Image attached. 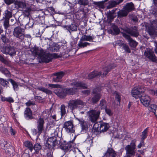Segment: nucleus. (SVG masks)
Listing matches in <instances>:
<instances>
[{"instance_id":"obj_1","label":"nucleus","mask_w":157,"mask_h":157,"mask_svg":"<svg viewBox=\"0 0 157 157\" xmlns=\"http://www.w3.org/2000/svg\"><path fill=\"white\" fill-rule=\"evenodd\" d=\"M31 51L33 56L37 57L40 62L48 63L53 58L59 57V56L56 53L50 54L40 48L35 47L32 48Z\"/></svg>"},{"instance_id":"obj_2","label":"nucleus","mask_w":157,"mask_h":157,"mask_svg":"<svg viewBox=\"0 0 157 157\" xmlns=\"http://www.w3.org/2000/svg\"><path fill=\"white\" fill-rule=\"evenodd\" d=\"M116 67L115 64H111L108 67H105L103 68L102 72H99L98 71H94L89 74L88 78L89 79H91L97 76L100 75H101L102 77H104L106 76L111 69H112Z\"/></svg>"},{"instance_id":"obj_3","label":"nucleus","mask_w":157,"mask_h":157,"mask_svg":"<svg viewBox=\"0 0 157 157\" xmlns=\"http://www.w3.org/2000/svg\"><path fill=\"white\" fill-rule=\"evenodd\" d=\"M71 86H73V88H65L64 90L66 91V94H73L78 89L80 88H86L87 85L81 82H72L71 84Z\"/></svg>"},{"instance_id":"obj_4","label":"nucleus","mask_w":157,"mask_h":157,"mask_svg":"<svg viewBox=\"0 0 157 157\" xmlns=\"http://www.w3.org/2000/svg\"><path fill=\"white\" fill-rule=\"evenodd\" d=\"M44 121L43 118L40 117L37 120V129L33 128L32 130V132L34 135H37V136L36 139L37 142L38 137L44 130Z\"/></svg>"},{"instance_id":"obj_5","label":"nucleus","mask_w":157,"mask_h":157,"mask_svg":"<svg viewBox=\"0 0 157 157\" xmlns=\"http://www.w3.org/2000/svg\"><path fill=\"white\" fill-rule=\"evenodd\" d=\"M100 112L99 109L95 108L94 109H90L87 113V115L91 122H95L98 119Z\"/></svg>"},{"instance_id":"obj_6","label":"nucleus","mask_w":157,"mask_h":157,"mask_svg":"<svg viewBox=\"0 0 157 157\" xmlns=\"http://www.w3.org/2000/svg\"><path fill=\"white\" fill-rule=\"evenodd\" d=\"M84 102L81 100L77 99L70 101L68 103V107L72 110L75 109H80L83 107Z\"/></svg>"},{"instance_id":"obj_7","label":"nucleus","mask_w":157,"mask_h":157,"mask_svg":"<svg viewBox=\"0 0 157 157\" xmlns=\"http://www.w3.org/2000/svg\"><path fill=\"white\" fill-rule=\"evenodd\" d=\"M24 33H25L24 29L19 26L15 27L13 32V35L18 39L20 41L24 40Z\"/></svg>"},{"instance_id":"obj_8","label":"nucleus","mask_w":157,"mask_h":157,"mask_svg":"<svg viewBox=\"0 0 157 157\" xmlns=\"http://www.w3.org/2000/svg\"><path fill=\"white\" fill-rule=\"evenodd\" d=\"M52 87L56 88L54 90L55 93L60 98H63L66 95V91L64 90L65 89L59 88L62 87V86L58 84L51 85Z\"/></svg>"},{"instance_id":"obj_9","label":"nucleus","mask_w":157,"mask_h":157,"mask_svg":"<svg viewBox=\"0 0 157 157\" xmlns=\"http://www.w3.org/2000/svg\"><path fill=\"white\" fill-rule=\"evenodd\" d=\"M136 145L134 143H131L125 147L127 157L133 156L136 153Z\"/></svg>"},{"instance_id":"obj_10","label":"nucleus","mask_w":157,"mask_h":157,"mask_svg":"<svg viewBox=\"0 0 157 157\" xmlns=\"http://www.w3.org/2000/svg\"><path fill=\"white\" fill-rule=\"evenodd\" d=\"M145 89L141 86L134 87L131 92L132 96L136 99H138L140 98V95L141 93L145 91Z\"/></svg>"},{"instance_id":"obj_11","label":"nucleus","mask_w":157,"mask_h":157,"mask_svg":"<svg viewBox=\"0 0 157 157\" xmlns=\"http://www.w3.org/2000/svg\"><path fill=\"white\" fill-rule=\"evenodd\" d=\"M63 128L67 133H71L75 132V129L73 122L71 121L65 122Z\"/></svg>"},{"instance_id":"obj_12","label":"nucleus","mask_w":157,"mask_h":157,"mask_svg":"<svg viewBox=\"0 0 157 157\" xmlns=\"http://www.w3.org/2000/svg\"><path fill=\"white\" fill-rule=\"evenodd\" d=\"M145 56L151 59L152 62L157 63V58L154 54L152 50L147 49L144 53Z\"/></svg>"},{"instance_id":"obj_13","label":"nucleus","mask_w":157,"mask_h":157,"mask_svg":"<svg viewBox=\"0 0 157 157\" xmlns=\"http://www.w3.org/2000/svg\"><path fill=\"white\" fill-rule=\"evenodd\" d=\"M4 147V149L6 150V153L7 155L10 157L14 155V150L10 148V145L9 144L7 143V142L4 141L3 144Z\"/></svg>"},{"instance_id":"obj_14","label":"nucleus","mask_w":157,"mask_h":157,"mask_svg":"<svg viewBox=\"0 0 157 157\" xmlns=\"http://www.w3.org/2000/svg\"><path fill=\"white\" fill-rule=\"evenodd\" d=\"M73 143L71 142L62 144L60 145V148L63 150L65 152L69 153L71 150L72 147V144Z\"/></svg>"},{"instance_id":"obj_15","label":"nucleus","mask_w":157,"mask_h":157,"mask_svg":"<svg viewBox=\"0 0 157 157\" xmlns=\"http://www.w3.org/2000/svg\"><path fill=\"white\" fill-rule=\"evenodd\" d=\"M141 102L145 107L148 106L150 104L151 99L148 95L143 94L140 98Z\"/></svg>"},{"instance_id":"obj_16","label":"nucleus","mask_w":157,"mask_h":157,"mask_svg":"<svg viewBox=\"0 0 157 157\" xmlns=\"http://www.w3.org/2000/svg\"><path fill=\"white\" fill-rule=\"evenodd\" d=\"M63 28L65 30L69 32L70 35L71 34V33L76 32L77 31L78 26L75 23L71 24L69 25H65Z\"/></svg>"},{"instance_id":"obj_17","label":"nucleus","mask_w":157,"mask_h":157,"mask_svg":"<svg viewBox=\"0 0 157 157\" xmlns=\"http://www.w3.org/2000/svg\"><path fill=\"white\" fill-rule=\"evenodd\" d=\"M53 138H50L48 140H46L44 145V147L45 149H48L54 146L55 140H53Z\"/></svg>"},{"instance_id":"obj_18","label":"nucleus","mask_w":157,"mask_h":157,"mask_svg":"<svg viewBox=\"0 0 157 157\" xmlns=\"http://www.w3.org/2000/svg\"><path fill=\"white\" fill-rule=\"evenodd\" d=\"M64 73L63 71H60L54 74V75L55 77L53 78L52 80L53 81L56 82H61V78L64 76Z\"/></svg>"},{"instance_id":"obj_19","label":"nucleus","mask_w":157,"mask_h":157,"mask_svg":"<svg viewBox=\"0 0 157 157\" xmlns=\"http://www.w3.org/2000/svg\"><path fill=\"white\" fill-rule=\"evenodd\" d=\"M124 36L125 38L127 39L129 42L130 46L133 48H135L137 45V43L134 40H133L130 36H129L124 34Z\"/></svg>"},{"instance_id":"obj_20","label":"nucleus","mask_w":157,"mask_h":157,"mask_svg":"<svg viewBox=\"0 0 157 157\" xmlns=\"http://www.w3.org/2000/svg\"><path fill=\"white\" fill-rule=\"evenodd\" d=\"M24 113L25 117L26 119L29 120L33 118L32 112L29 108H26L25 109Z\"/></svg>"},{"instance_id":"obj_21","label":"nucleus","mask_w":157,"mask_h":157,"mask_svg":"<svg viewBox=\"0 0 157 157\" xmlns=\"http://www.w3.org/2000/svg\"><path fill=\"white\" fill-rule=\"evenodd\" d=\"M15 5L17 6L19 9L21 10H23L24 9H25L26 7V4L25 2L24 1L16 0L15 1Z\"/></svg>"},{"instance_id":"obj_22","label":"nucleus","mask_w":157,"mask_h":157,"mask_svg":"<svg viewBox=\"0 0 157 157\" xmlns=\"http://www.w3.org/2000/svg\"><path fill=\"white\" fill-rule=\"evenodd\" d=\"M109 127V125L108 124L101 122L99 132H105L108 130Z\"/></svg>"},{"instance_id":"obj_23","label":"nucleus","mask_w":157,"mask_h":157,"mask_svg":"<svg viewBox=\"0 0 157 157\" xmlns=\"http://www.w3.org/2000/svg\"><path fill=\"white\" fill-rule=\"evenodd\" d=\"M94 36L93 35H83L81 37V40H83L84 41H87L90 42H92L94 38Z\"/></svg>"},{"instance_id":"obj_24","label":"nucleus","mask_w":157,"mask_h":157,"mask_svg":"<svg viewBox=\"0 0 157 157\" xmlns=\"http://www.w3.org/2000/svg\"><path fill=\"white\" fill-rule=\"evenodd\" d=\"M124 8L128 13L134 9V5L132 2L127 3Z\"/></svg>"},{"instance_id":"obj_25","label":"nucleus","mask_w":157,"mask_h":157,"mask_svg":"<svg viewBox=\"0 0 157 157\" xmlns=\"http://www.w3.org/2000/svg\"><path fill=\"white\" fill-rule=\"evenodd\" d=\"M84 41V40H82L80 39L78 44V48H82L86 47L87 46H89L90 45V43Z\"/></svg>"},{"instance_id":"obj_26","label":"nucleus","mask_w":157,"mask_h":157,"mask_svg":"<svg viewBox=\"0 0 157 157\" xmlns=\"http://www.w3.org/2000/svg\"><path fill=\"white\" fill-rule=\"evenodd\" d=\"M101 98V95L99 93L95 94L91 98V101L93 103H95L98 101Z\"/></svg>"},{"instance_id":"obj_27","label":"nucleus","mask_w":157,"mask_h":157,"mask_svg":"<svg viewBox=\"0 0 157 157\" xmlns=\"http://www.w3.org/2000/svg\"><path fill=\"white\" fill-rule=\"evenodd\" d=\"M24 145L25 146L27 147L31 151H32L33 149V144L32 142L29 141H27L24 143Z\"/></svg>"},{"instance_id":"obj_28","label":"nucleus","mask_w":157,"mask_h":157,"mask_svg":"<svg viewBox=\"0 0 157 157\" xmlns=\"http://www.w3.org/2000/svg\"><path fill=\"white\" fill-rule=\"evenodd\" d=\"M79 121V123L81 126L82 129L86 130L87 128V125L85 121L82 119H78Z\"/></svg>"},{"instance_id":"obj_29","label":"nucleus","mask_w":157,"mask_h":157,"mask_svg":"<svg viewBox=\"0 0 157 157\" xmlns=\"http://www.w3.org/2000/svg\"><path fill=\"white\" fill-rule=\"evenodd\" d=\"M79 121V123L81 126L82 129L86 130L87 128V125L85 121L82 119H78Z\"/></svg>"},{"instance_id":"obj_30","label":"nucleus","mask_w":157,"mask_h":157,"mask_svg":"<svg viewBox=\"0 0 157 157\" xmlns=\"http://www.w3.org/2000/svg\"><path fill=\"white\" fill-rule=\"evenodd\" d=\"M148 132V128H147L142 132V134L140 135L141 140L144 141V140L147 138V136Z\"/></svg>"},{"instance_id":"obj_31","label":"nucleus","mask_w":157,"mask_h":157,"mask_svg":"<svg viewBox=\"0 0 157 157\" xmlns=\"http://www.w3.org/2000/svg\"><path fill=\"white\" fill-rule=\"evenodd\" d=\"M66 107L64 105H61L60 108V110L59 112L60 113L61 116V118H62L66 113Z\"/></svg>"},{"instance_id":"obj_32","label":"nucleus","mask_w":157,"mask_h":157,"mask_svg":"<svg viewBox=\"0 0 157 157\" xmlns=\"http://www.w3.org/2000/svg\"><path fill=\"white\" fill-rule=\"evenodd\" d=\"M8 81L12 84L14 90H17L18 88V86L17 83L12 79H9Z\"/></svg>"},{"instance_id":"obj_33","label":"nucleus","mask_w":157,"mask_h":157,"mask_svg":"<svg viewBox=\"0 0 157 157\" xmlns=\"http://www.w3.org/2000/svg\"><path fill=\"white\" fill-rule=\"evenodd\" d=\"M108 5L107 6V9H110L116 6L117 5L114 1H111L109 2Z\"/></svg>"},{"instance_id":"obj_34","label":"nucleus","mask_w":157,"mask_h":157,"mask_svg":"<svg viewBox=\"0 0 157 157\" xmlns=\"http://www.w3.org/2000/svg\"><path fill=\"white\" fill-rule=\"evenodd\" d=\"M7 52L8 54H9L11 56H14L15 55L16 52L14 48L11 47H9Z\"/></svg>"},{"instance_id":"obj_35","label":"nucleus","mask_w":157,"mask_h":157,"mask_svg":"<svg viewBox=\"0 0 157 157\" xmlns=\"http://www.w3.org/2000/svg\"><path fill=\"white\" fill-rule=\"evenodd\" d=\"M128 13V12L124 9V10L120 11L117 14L119 16L123 17L126 16Z\"/></svg>"},{"instance_id":"obj_36","label":"nucleus","mask_w":157,"mask_h":157,"mask_svg":"<svg viewBox=\"0 0 157 157\" xmlns=\"http://www.w3.org/2000/svg\"><path fill=\"white\" fill-rule=\"evenodd\" d=\"M100 122H97L94 125L93 128L94 130L96 132H99V128L100 126Z\"/></svg>"},{"instance_id":"obj_37","label":"nucleus","mask_w":157,"mask_h":157,"mask_svg":"<svg viewBox=\"0 0 157 157\" xmlns=\"http://www.w3.org/2000/svg\"><path fill=\"white\" fill-rule=\"evenodd\" d=\"M9 48V47L5 46H2L1 47L0 49L1 50V52H2L4 54L7 55V51L8 50Z\"/></svg>"},{"instance_id":"obj_38","label":"nucleus","mask_w":157,"mask_h":157,"mask_svg":"<svg viewBox=\"0 0 157 157\" xmlns=\"http://www.w3.org/2000/svg\"><path fill=\"white\" fill-rule=\"evenodd\" d=\"M33 24V20L29 19V21L26 24L25 28L27 29H29L32 27Z\"/></svg>"},{"instance_id":"obj_39","label":"nucleus","mask_w":157,"mask_h":157,"mask_svg":"<svg viewBox=\"0 0 157 157\" xmlns=\"http://www.w3.org/2000/svg\"><path fill=\"white\" fill-rule=\"evenodd\" d=\"M129 33L132 36H134L135 37H137L139 35L138 32L137 31V29H133Z\"/></svg>"},{"instance_id":"obj_40","label":"nucleus","mask_w":157,"mask_h":157,"mask_svg":"<svg viewBox=\"0 0 157 157\" xmlns=\"http://www.w3.org/2000/svg\"><path fill=\"white\" fill-rule=\"evenodd\" d=\"M0 84L3 86L7 87L8 86L9 83L8 81L5 80L4 79L0 78Z\"/></svg>"},{"instance_id":"obj_41","label":"nucleus","mask_w":157,"mask_h":157,"mask_svg":"<svg viewBox=\"0 0 157 157\" xmlns=\"http://www.w3.org/2000/svg\"><path fill=\"white\" fill-rule=\"evenodd\" d=\"M38 89L47 94H51L52 93L51 91L43 87H39L38 88Z\"/></svg>"},{"instance_id":"obj_42","label":"nucleus","mask_w":157,"mask_h":157,"mask_svg":"<svg viewBox=\"0 0 157 157\" xmlns=\"http://www.w3.org/2000/svg\"><path fill=\"white\" fill-rule=\"evenodd\" d=\"M148 109L149 111L153 113L157 109V106L155 104L151 105L148 107Z\"/></svg>"},{"instance_id":"obj_43","label":"nucleus","mask_w":157,"mask_h":157,"mask_svg":"<svg viewBox=\"0 0 157 157\" xmlns=\"http://www.w3.org/2000/svg\"><path fill=\"white\" fill-rule=\"evenodd\" d=\"M112 28L114 35H117L119 33L120 30L117 26L115 25H113L112 26Z\"/></svg>"},{"instance_id":"obj_44","label":"nucleus","mask_w":157,"mask_h":157,"mask_svg":"<svg viewBox=\"0 0 157 157\" xmlns=\"http://www.w3.org/2000/svg\"><path fill=\"white\" fill-rule=\"evenodd\" d=\"M99 106L101 107V109H105L106 107V101L105 100L102 99L100 101Z\"/></svg>"},{"instance_id":"obj_45","label":"nucleus","mask_w":157,"mask_h":157,"mask_svg":"<svg viewBox=\"0 0 157 157\" xmlns=\"http://www.w3.org/2000/svg\"><path fill=\"white\" fill-rule=\"evenodd\" d=\"M41 145L38 143L36 144L34 147H33V148L34 149L36 153H37L39 152V150L41 149Z\"/></svg>"},{"instance_id":"obj_46","label":"nucleus","mask_w":157,"mask_h":157,"mask_svg":"<svg viewBox=\"0 0 157 157\" xmlns=\"http://www.w3.org/2000/svg\"><path fill=\"white\" fill-rule=\"evenodd\" d=\"M89 1L88 0H78V3L80 5L85 6L88 4Z\"/></svg>"},{"instance_id":"obj_47","label":"nucleus","mask_w":157,"mask_h":157,"mask_svg":"<svg viewBox=\"0 0 157 157\" xmlns=\"http://www.w3.org/2000/svg\"><path fill=\"white\" fill-rule=\"evenodd\" d=\"M5 18L9 19L12 16V13L11 12L6 10L5 11Z\"/></svg>"},{"instance_id":"obj_48","label":"nucleus","mask_w":157,"mask_h":157,"mask_svg":"<svg viewBox=\"0 0 157 157\" xmlns=\"http://www.w3.org/2000/svg\"><path fill=\"white\" fill-rule=\"evenodd\" d=\"M123 48L125 51L128 53H130L131 51L129 49L128 46L126 44H122Z\"/></svg>"},{"instance_id":"obj_49","label":"nucleus","mask_w":157,"mask_h":157,"mask_svg":"<svg viewBox=\"0 0 157 157\" xmlns=\"http://www.w3.org/2000/svg\"><path fill=\"white\" fill-rule=\"evenodd\" d=\"M63 5L64 6H68V7L71 9L72 4L71 3L66 1V0H64L63 2Z\"/></svg>"},{"instance_id":"obj_50","label":"nucleus","mask_w":157,"mask_h":157,"mask_svg":"<svg viewBox=\"0 0 157 157\" xmlns=\"http://www.w3.org/2000/svg\"><path fill=\"white\" fill-rule=\"evenodd\" d=\"M9 19H8L5 18L4 21V26L6 30L9 26Z\"/></svg>"},{"instance_id":"obj_51","label":"nucleus","mask_w":157,"mask_h":157,"mask_svg":"<svg viewBox=\"0 0 157 157\" xmlns=\"http://www.w3.org/2000/svg\"><path fill=\"white\" fill-rule=\"evenodd\" d=\"M2 73L4 74L5 75L8 76L10 75V72L8 70L5 68H2Z\"/></svg>"},{"instance_id":"obj_52","label":"nucleus","mask_w":157,"mask_h":157,"mask_svg":"<svg viewBox=\"0 0 157 157\" xmlns=\"http://www.w3.org/2000/svg\"><path fill=\"white\" fill-rule=\"evenodd\" d=\"M94 4L98 6L99 8H104V5L101 2H95L94 3Z\"/></svg>"},{"instance_id":"obj_53","label":"nucleus","mask_w":157,"mask_h":157,"mask_svg":"<svg viewBox=\"0 0 157 157\" xmlns=\"http://www.w3.org/2000/svg\"><path fill=\"white\" fill-rule=\"evenodd\" d=\"M105 110L106 113L108 115L110 116L112 115L113 113L112 112L111 110L110 109L106 108H105Z\"/></svg>"},{"instance_id":"obj_54","label":"nucleus","mask_w":157,"mask_h":157,"mask_svg":"<svg viewBox=\"0 0 157 157\" xmlns=\"http://www.w3.org/2000/svg\"><path fill=\"white\" fill-rule=\"evenodd\" d=\"M1 39L2 40L3 42L4 43H6L8 41V40L6 38L5 35H2Z\"/></svg>"},{"instance_id":"obj_55","label":"nucleus","mask_w":157,"mask_h":157,"mask_svg":"<svg viewBox=\"0 0 157 157\" xmlns=\"http://www.w3.org/2000/svg\"><path fill=\"white\" fill-rule=\"evenodd\" d=\"M25 104L26 105L28 106H30L31 105H35L34 101H28Z\"/></svg>"},{"instance_id":"obj_56","label":"nucleus","mask_w":157,"mask_h":157,"mask_svg":"<svg viewBox=\"0 0 157 157\" xmlns=\"http://www.w3.org/2000/svg\"><path fill=\"white\" fill-rule=\"evenodd\" d=\"M6 4L7 5H10L15 2V0H4Z\"/></svg>"},{"instance_id":"obj_57","label":"nucleus","mask_w":157,"mask_h":157,"mask_svg":"<svg viewBox=\"0 0 157 157\" xmlns=\"http://www.w3.org/2000/svg\"><path fill=\"white\" fill-rule=\"evenodd\" d=\"M25 9V10H24V12L27 15L29 14L31 10L30 8H27Z\"/></svg>"},{"instance_id":"obj_58","label":"nucleus","mask_w":157,"mask_h":157,"mask_svg":"<svg viewBox=\"0 0 157 157\" xmlns=\"http://www.w3.org/2000/svg\"><path fill=\"white\" fill-rule=\"evenodd\" d=\"M10 133L12 136H14L15 135L16 131L15 130L13 129L12 127H10Z\"/></svg>"},{"instance_id":"obj_59","label":"nucleus","mask_w":157,"mask_h":157,"mask_svg":"<svg viewBox=\"0 0 157 157\" xmlns=\"http://www.w3.org/2000/svg\"><path fill=\"white\" fill-rule=\"evenodd\" d=\"M78 12L81 13L83 14V15H85L86 14V13L84 12L83 8L81 6H80L78 10Z\"/></svg>"},{"instance_id":"obj_60","label":"nucleus","mask_w":157,"mask_h":157,"mask_svg":"<svg viewBox=\"0 0 157 157\" xmlns=\"http://www.w3.org/2000/svg\"><path fill=\"white\" fill-rule=\"evenodd\" d=\"M144 140H141L140 143L137 146V147L139 148H140L142 146H144Z\"/></svg>"},{"instance_id":"obj_61","label":"nucleus","mask_w":157,"mask_h":157,"mask_svg":"<svg viewBox=\"0 0 157 157\" xmlns=\"http://www.w3.org/2000/svg\"><path fill=\"white\" fill-rule=\"evenodd\" d=\"M0 60L4 63H7V61L1 56H0Z\"/></svg>"},{"instance_id":"obj_62","label":"nucleus","mask_w":157,"mask_h":157,"mask_svg":"<svg viewBox=\"0 0 157 157\" xmlns=\"http://www.w3.org/2000/svg\"><path fill=\"white\" fill-rule=\"evenodd\" d=\"M116 99L119 102H120L121 101V97L118 94H116L115 96Z\"/></svg>"},{"instance_id":"obj_63","label":"nucleus","mask_w":157,"mask_h":157,"mask_svg":"<svg viewBox=\"0 0 157 157\" xmlns=\"http://www.w3.org/2000/svg\"><path fill=\"white\" fill-rule=\"evenodd\" d=\"M7 101L9 102H14V100L11 97H9L7 98Z\"/></svg>"},{"instance_id":"obj_64","label":"nucleus","mask_w":157,"mask_h":157,"mask_svg":"<svg viewBox=\"0 0 157 157\" xmlns=\"http://www.w3.org/2000/svg\"><path fill=\"white\" fill-rule=\"evenodd\" d=\"M27 38L31 39V36L29 34H25V33H24V38Z\"/></svg>"}]
</instances>
